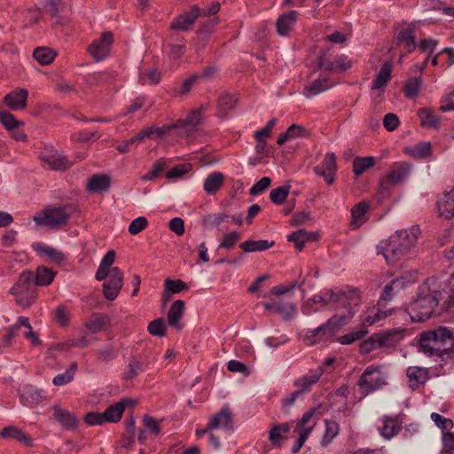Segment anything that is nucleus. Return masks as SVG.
<instances>
[{"mask_svg": "<svg viewBox=\"0 0 454 454\" xmlns=\"http://www.w3.org/2000/svg\"><path fill=\"white\" fill-rule=\"evenodd\" d=\"M419 351L444 364H454V335L447 327H438L420 334Z\"/></svg>", "mask_w": 454, "mask_h": 454, "instance_id": "1", "label": "nucleus"}, {"mask_svg": "<svg viewBox=\"0 0 454 454\" xmlns=\"http://www.w3.org/2000/svg\"><path fill=\"white\" fill-rule=\"evenodd\" d=\"M325 299L328 306L336 311L330 318L335 326H341L349 323L358 311L361 297L356 289H327Z\"/></svg>", "mask_w": 454, "mask_h": 454, "instance_id": "2", "label": "nucleus"}, {"mask_svg": "<svg viewBox=\"0 0 454 454\" xmlns=\"http://www.w3.org/2000/svg\"><path fill=\"white\" fill-rule=\"evenodd\" d=\"M420 231L418 227L399 230L387 240L377 246L378 254H383L388 264H394L403 257L417 242Z\"/></svg>", "mask_w": 454, "mask_h": 454, "instance_id": "3", "label": "nucleus"}, {"mask_svg": "<svg viewBox=\"0 0 454 454\" xmlns=\"http://www.w3.org/2000/svg\"><path fill=\"white\" fill-rule=\"evenodd\" d=\"M388 372L385 364L367 366L360 376L357 385L364 395L377 391L387 385Z\"/></svg>", "mask_w": 454, "mask_h": 454, "instance_id": "4", "label": "nucleus"}, {"mask_svg": "<svg viewBox=\"0 0 454 454\" xmlns=\"http://www.w3.org/2000/svg\"><path fill=\"white\" fill-rule=\"evenodd\" d=\"M34 272L23 271L18 281L11 288L10 293L14 296L16 303L22 308L30 307L37 297V289L33 282Z\"/></svg>", "mask_w": 454, "mask_h": 454, "instance_id": "5", "label": "nucleus"}, {"mask_svg": "<svg viewBox=\"0 0 454 454\" xmlns=\"http://www.w3.org/2000/svg\"><path fill=\"white\" fill-rule=\"evenodd\" d=\"M438 305V300L432 294L419 295L407 308L411 321L422 322L431 317Z\"/></svg>", "mask_w": 454, "mask_h": 454, "instance_id": "6", "label": "nucleus"}, {"mask_svg": "<svg viewBox=\"0 0 454 454\" xmlns=\"http://www.w3.org/2000/svg\"><path fill=\"white\" fill-rule=\"evenodd\" d=\"M403 336L404 330L401 328L388 331L383 334L372 336L360 344L359 351L362 354H368L378 348L395 346Z\"/></svg>", "mask_w": 454, "mask_h": 454, "instance_id": "7", "label": "nucleus"}, {"mask_svg": "<svg viewBox=\"0 0 454 454\" xmlns=\"http://www.w3.org/2000/svg\"><path fill=\"white\" fill-rule=\"evenodd\" d=\"M72 214V207L65 206L62 207H52L44 210L33 216L34 221L38 226H48L56 228L66 224Z\"/></svg>", "mask_w": 454, "mask_h": 454, "instance_id": "8", "label": "nucleus"}, {"mask_svg": "<svg viewBox=\"0 0 454 454\" xmlns=\"http://www.w3.org/2000/svg\"><path fill=\"white\" fill-rule=\"evenodd\" d=\"M323 414L324 411L321 405L310 408L296 421L294 432L297 435L308 439Z\"/></svg>", "mask_w": 454, "mask_h": 454, "instance_id": "9", "label": "nucleus"}, {"mask_svg": "<svg viewBox=\"0 0 454 454\" xmlns=\"http://www.w3.org/2000/svg\"><path fill=\"white\" fill-rule=\"evenodd\" d=\"M39 157L43 166L51 170L64 171L72 166L62 153L52 147H45Z\"/></svg>", "mask_w": 454, "mask_h": 454, "instance_id": "10", "label": "nucleus"}, {"mask_svg": "<svg viewBox=\"0 0 454 454\" xmlns=\"http://www.w3.org/2000/svg\"><path fill=\"white\" fill-rule=\"evenodd\" d=\"M208 107V104H201L198 108L192 110L186 117L181 118L174 123L176 129H182L187 136L191 135L202 124V114L206 112Z\"/></svg>", "mask_w": 454, "mask_h": 454, "instance_id": "11", "label": "nucleus"}, {"mask_svg": "<svg viewBox=\"0 0 454 454\" xmlns=\"http://www.w3.org/2000/svg\"><path fill=\"white\" fill-rule=\"evenodd\" d=\"M123 273L118 267L113 268L102 286L103 294L106 300L114 301L117 298L123 286Z\"/></svg>", "mask_w": 454, "mask_h": 454, "instance_id": "12", "label": "nucleus"}, {"mask_svg": "<svg viewBox=\"0 0 454 454\" xmlns=\"http://www.w3.org/2000/svg\"><path fill=\"white\" fill-rule=\"evenodd\" d=\"M114 42V35L111 32H103L98 39L94 40L88 48V51L95 61L104 60L108 55Z\"/></svg>", "mask_w": 454, "mask_h": 454, "instance_id": "13", "label": "nucleus"}, {"mask_svg": "<svg viewBox=\"0 0 454 454\" xmlns=\"http://www.w3.org/2000/svg\"><path fill=\"white\" fill-rule=\"evenodd\" d=\"M402 420L398 415H386L380 419L378 432L385 440H391L402 429Z\"/></svg>", "mask_w": 454, "mask_h": 454, "instance_id": "14", "label": "nucleus"}, {"mask_svg": "<svg viewBox=\"0 0 454 454\" xmlns=\"http://www.w3.org/2000/svg\"><path fill=\"white\" fill-rule=\"evenodd\" d=\"M314 172L323 177L327 184H333L337 172L335 154L327 153L322 162L314 168Z\"/></svg>", "mask_w": 454, "mask_h": 454, "instance_id": "15", "label": "nucleus"}, {"mask_svg": "<svg viewBox=\"0 0 454 454\" xmlns=\"http://www.w3.org/2000/svg\"><path fill=\"white\" fill-rule=\"evenodd\" d=\"M200 15L201 10L197 5H193L189 12L176 17L170 24V28L176 31L189 30Z\"/></svg>", "mask_w": 454, "mask_h": 454, "instance_id": "16", "label": "nucleus"}, {"mask_svg": "<svg viewBox=\"0 0 454 454\" xmlns=\"http://www.w3.org/2000/svg\"><path fill=\"white\" fill-rule=\"evenodd\" d=\"M410 173V166L406 163H396L387 172L385 177L380 180V186L385 188V184L388 183L391 185H398L403 184L408 177ZM387 189V187H386Z\"/></svg>", "mask_w": 454, "mask_h": 454, "instance_id": "17", "label": "nucleus"}, {"mask_svg": "<svg viewBox=\"0 0 454 454\" xmlns=\"http://www.w3.org/2000/svg\"><path fill=\"white\" fill-rule=\"evenodd\" d=\"M2 126L9 132L10 136L18 141H22L27 138V135L21 129L24 126L22 121H19L16 117L5 111H2Z\"/></svg>", "mask_w": 454, "mask_h": 454, "instance_id": "18", "label": "nucleus"}, {"mask_svg": "<svg viewBox=\"0 0 454 454\" xmlns=\"http://www.w3.org/2000/svg\"><path fill=\"white\" fill-rule=\"evenodd\" d=\"M263 307L270 313L278 314L285 321L294 319L297 315V307L293 302L272 301L265 302Z\"/></svg>", "mask_w": 454, "mask_h": 454, "instance_id": "19", "label": "nucleus"}, {"mask_svg": "<svg viewBox=\"0 0 454 454\" xmlns=\"http://www.w3.org/2000/svg\"><path fill=\"white\" fill-rule=\"evenodd\" d=\"M27 98L26 89H16L4 96V103L12 111L23 110L27 106Z\"/></svg>", "mask_w": 454, "mask_h": 454, "instance_id": "20", "label": "nucleus"}, {"mask_svg": "<svg viewBox=\"0 0 454 454\" xmlns=\"http://www.w3.org/2000/svg\"><path fill=\"white\" fill-rule=\"evenodd\" d=\"M393 309H380L376 307L367 309L360 316V322L363 328H366L380 322L392 314Z\"/></svg>", "mask_w": 454, "mask_h": 454, "instance_id": "21", "label": "nucleus"}, {"mask_svg": "<svg viewBox=\"0 0 454 454\" xmlns=\"http://www.w3.org/2000/svg\"><path fill=\"white\" fill-rule=\"evenodd\" d=\"M336 327L334 323L330 322V319H328L320 326L309 331L304 336V341L307 345H314L318 340L331 336Z\"/></svg>", "mask_w": 454, "mask_h": 454, "instance_id": "22", "label": "nucleus"}, {"mask_svg": "<svg viewBox=\"0 0 454 454\" xmlns=\"http://www.w3.org/2000/svg\"><path fill=\"white\" fill-rule=\"evenodd\" d=\"M19 394L20 402L27 407H33L43 400L41 390L32 385H21L19 388Z\"/></svg>", "mask_w": 454, "mask_h": 454, "instance_id": "23", "label": "nucleus"}, {"mask_svg": "<svg viewBox=\"0 0 454 454\" xmlns=\"http://www.w3.org/2000/svg\"><path fill=\"white\" fill-rule=\"evenodd\" d=\"M134 404V401L129 398H124L120 402H117L112 405H110L104 412L103 416L105 417V420L109 423L118 422L123 414V411L126 407L132 406Z\"/></svg>", "mask_w": 454, "mask_h": 454, "instance_id": "24", "label": "nucleus"}, {"mask_svg": "<svg viewBox=\"0 0 454 454\" xmlns=\"http://www.w3.org/2000/svg\"><path fill=\"white\" fill-rule=\"evenodd\" d=\"M409 379V386L412 389H417L424 385L429 379L428 370L425 367L410 366L406 371Z\"/></svg>", "mask_w": 454, "mask_h": 454, "instance_id": "25", "label": "nucleus"}, {"mask_svg": "<svg viewBox=\"0 0 454 454\" xmlns=\"http://www.w3.org/2000/svg\"><path fill=\"white\" fill-rule=\"evenodd\" d=\"M415 30L412 27L401 29L395 35V44L403 46L406 52L411 53L417 48Z\"/></svg>", "mask_w": 454, "mask_h": 454, "instance_id": "26", "label": "nucleus"}, {"mask_svg": "<svg viewBox=\"0 0 454 454\" xmlns=\"http://www.w3.org/2000/svg\"><path fill=\"white\" fill-rule=\"evenodd\" d=\"M232 427L231 413L227 407L221 409L219 412L215 414L210 422L207 424V429L222 428L224 430H231Z\"/></svg>", "mask_w": 454, "mask_h": 454, "instance_id": "27", "label": "nucleus"}, {"mask_svg": "<svg viewBox=\"0 0 454 454\" xmlns=\"http://www.w3.org/2000/svg\"><path fill=\"white\" fill-rule=\"evenodd\" d=\"M437 209L439 215L445 219L454 217V188L438 200Z\"/></svg>", "mask_w": 454, "mask_h": 454, "instance_id": "28", "label": "nucleus"}, {"mask_svg": "<svg viewBox=\"0 0 454 454\" xmlns=\"http://www.w3.org/2000/svg\"><path fill=\"white\" fill-rule=\"evenodd\" d=\"M184 301L182 300L175 301L167 315L168 323L170 326L180 331L183 328V325L180 323L181 318L184 313Z\"/></svg>", "mask_w": 454, "mask_h": 454, "instance_id": "29", "label": "nucleus"}, {"mask_svg": "<svg viewBox=\"0 0 454 454\" xmlns=\"http://www.w3.org/2000/svg\"><path fill=\"white\" fill-rule=\"evenodd\" d=\"M324 370L319 367L315 371L309 372V374L303 375L294 381V386L298 387L297 391H301V395L316 384L323 374Z\"/></svg>", "mask_w": 454, "mask_h": 454, "instance_id": "30", "label": "nucleus"}, {"mask_svg": "<svg viewBox=\"0 0 454 454\" xmlns=\"http://www.w3.org/2000/svg\"><path fill=\"white\" fill-rule=\"evenodd\" d=\"M54 419L67 430H74L77 427V419L67 410L61 409L59 406L53 407Z\"/></svg>", "mask_w": 454, "mask_h": 454, "instance_id": "31", "label": "nucleus"}, {"mask_svg": "<svg viewBox=\"0 0 454 454\" xmlns=\"http://www.w3.org/2000/svg\"><path fill=\"white\" fill-rule=\"evenodd\" d=\"M297 15L296 11H291L281 15L276 23L278 34L282 36L287 35L297 20Z\"/></svg>", "mask_w": 454, "mask_h": 454, "instance_id": "32", "label": "nucleus"}, {"mask_svg": "<svg viewBox=\"0 0 454 454\" xmlns=\"http://www.w3.org/2000/svg\"><path fill=\"white\" fill-rule=\"evenodd\" d=\"M110 324V317L105 314H93L84 324V328L91 333H97L105 330Z\"/></svg>", "mask_w": 454, "mask_h": 454, "instance_id": "33", "label": "nucleus"}, {"mask_svg": "<svg viewBox=\"0 0 454 454\" xmlns=\"http://www.w3.org/2000/svg\"><path fill=\"white\" fill-rule=\"evenodd\" d=\"M291 430L289 423L278 424L272 427L269 432V440L274 446H281L283 442L287 438V434Z\"/></svg>", "mask_w": 454, "mask_h": 454, "instance_id": "34", "label": "nucleus"}, {"mask_svg": "<svg viewBox=\"0 0 454 454\" xmlns=\"http://www.w3.org/2000/svg\"><path fill=\"white\" fill-rule=\"evenodd\" d=\"M114 259L115 253L114 250H110L105 254L95 275L97 280H105L107 276L111 274V270L114 268L112 265L114 262Z\"/></svg>", "mask_w": 454, "mask_h": 454, "instance_id": "35", "label": "nucleus"}, {"mask_svg": "<svg viewBox=\"0 0 454 454\" xmlns=\"http://www.w3.org/2000/svg\"><path fill=\"white\" fill-rule=\"evenodd\" d=\"M57 271L45 266H38L34 273L33 282L37 286H45L52 283Z\"/></svg>", "mask_w": 454, "mask_h": 454, "instance_id": "36", "label": "nucleus"}, {"mask_svg": "<svg viewBox=\"0 0 454 454\" xmlns=\"http://www.w3.org/2000/svg\"><path fill=\"white\" fill-rule=\"evenodd\" d=\"M110 186V177L106 175H93L87 182V189L91 192L107 191Z\"/></svg>", "mask_w": 454, "mask_h": 454, "instance_id": "37", "label": "nucleus"}, {"mask_svg": "<svg viewBox=\"0 0 454 454\" xmlns=\"http://www.w3.org/2000/svg\"><path fill=\"white\" fill-rule=\"evenodd\" d=\"M33 248L40 256L48 257L57 264L61 263L65 258L60 251L43 244H34Z\"/></svg>", "mask_w": 454, "mask_h": 454, "instance_id": "38", "label": "nucleus"}, {"mask_svg": "<svg viewBox=\"0 0 454 454\" xmlns=\"http://www.w3.org/2000/svg\"><path fill=\"white\" fill-rule=\"evenodd\" d=\"M317 238V235L313 232H309L305 229H300L292 234L287 236V239L290 242H294L295 247L301 251L306 242L311 241Z\"/></svg>", "mask_w": 454, "mask_h": 454, "instance_id": "39", "label": "nucleus"}, {"mask_svg": "<svg viewBox=\"0 0 454 454\" xmlns=\"http://www.w3.org/2000/svg\"><path fill=\"white\" fill-rule=\"evenodd\" d=\"M370 205L367 201H361L356 204L351 210V225L354 228L360 227L366 221V213L368 212Z\"/></svg>", "mask_w": 454, "mask_h": 454, "instance_id": "40", "label": "nucleus"}, {"mask_svg": "<svg viewBox=\"0 0 454 454\" xmlns=\"http://www.w3.org/2000/svg\"><path fill=\"white\" fill-rule=\"evenodd\" d=\"M224 176L221 172H213L207 176L203 188L207 194H215L223 184Z\"/></svg>", "mask_w": 454, "mask_h": 454, "instance_id": "41", "label": "nucleus"}, {"mask_svg": "<svg viewBox=\"0 0 454 454\" xmlns=\"http://www.w3.org/2000/svg\"><path fill=\"white\" fill-rule=\"evenodd\" d=\"M392 72V67L389 63H385L380 67L379 73L377 74L375 79L372 84V90H384V87L387 85L388 81L390 80Z\"/></svg>", "mask_w": 454, "mask_h": 454, "instance_id": "42", "label": "nucleus"}, {"mask_svg": "<svg viewBox=\"0 0 454 454\" xmlns=\"http://www.w3.org/2000/svg\"><path fill=\"white\" fill-rule=\"evenodd\" d=\"M2 437L16 439L26 446L33 445V439L13 426L5 427L2 429Z\"/></svg>", "mask_w": 454, "mask_h": 454, "instance_id": "43", "label": "nucleus"}, {"mask_svg": "<svg viewBox=\"0 0 454 454\" xmlns=\"http://www.w3.org/2000/svg\"><path fill=\"white\" fill-rule=\"evenodd\" d=\"M18 322L20 323V329L23 328L22 334L24 338L34 347L41 345V340L38 334L33 331L29 319L26 317H20Z\"/></svg>", "mask_w": 454, "mask_h": 454, "instance_id": "44", "label": "nucleus"}, {"mask_svg": "<svg viewBox=\"0 0 454 454\" xmlns=\"http://www.w3.org/2000/svg\"><path fill=\"white\" fill-rule=\"evenodd\" d=\"M274 245V241H269L267 239L260 240H246L239 245V247L243 249L245 253H252L258 251H265Z\"/></svg>", "mask_w": 454, "mask_h": 454, "instance_id": "45", "label": "nucleus"}, {"mask_svg": "<svg viewBox=\"0 0 454 454\" xmlns=\"http://www.w3.org/2000/svg\"><path fill=\"white\" fill-rule=\"evenodd\" d=\"M330 87H331V84L328 80H326L325 78L324 79L319 78L304 88L303 95L306 98H311L315 95H317V94L326 90Z\"/></svg>", "mask_w": 454, "mask_h": 454, "instance_id": "46", "label": "nucleus"}, {"mask_svg": "<svg viewBox=\"0 0 454 454\" xmlns=\"http://www.w3.org/2000/svg\"><path fill=\"white\" fill-rule=\"evenodd\" d=\"M325 433L321 443L324 446L330 444L340 433V426L335 420H325Z\"/></svg>", "mask_w": 454, "mask_h": 454, "instance_id": "47", "label": "nucleus"}, {"mask_svg": "<svg viewBox=\"0 0 454 454\" xmlns=\"http://www.w3.org/2000/svg\"><path fill=\"white\" fill-rule=\"evenodd\" d=\"M418 114L421 121V125L427 128L438 129L441 123V118L426 108L419 109Z\"/></svg>", "mask_w": 454, "mask_h": 454, "instance_id": "48", "label": "nucleus"}, {"mask_svg": "<svg viewBox=\"0 0 454 454\" xmlns=\"http://www.w3.org/2000/svg\"><path fill=\"white\" fill-rule=\"evenodd\" d=\"M56 55V52L48 47H38L34 51L33 53L34 58L41 65L51 64L54 60Z\"/></svg>", "mask_w": 454, "mask_h": 454, "instance_id": "49", "label": "nucleus"}, {"mask_svg": "<svg viewBox=\"0 0 454 454\" xmlns=\"http://www.w3.org/2000/svg\"><path fill=\"white\" fill-rule=\"evenodd\" d=\"M144 371V364L137 357H132L128 364V368L124 372L123 379L129 380L137 377Z\"/></svg>", "mask_w": 454, "mask_h": 454, "instance_id": "50", "label": "nucleus"}, {"mask_svg": "<svg viewBox=\"0 0 454 454\" xmlns=\"http://www.w3.org/2000/svg\"><path fill=\"white\" fill-rule=\"evenodd\" d=\"M77 369V364L73 363L70 367L63 373L58 374L52 380L55 386H64L74 380V373Z\"/></svg>", "mask_w": 454, "mask_h": 454, "instance_id": "51", "label": "nucleus"}, {"mask_svg": "<svg viewBox=\"0 0 454 454\" xmlns=\"http://www.w3.org/2000/svg\"><path fill=\"white\" fill-rule=\"evenodd\" d=\"M374 164L375 159L373 157L356 158L353 161V171L356 176H360Z\"/></svg>", "mask_w": 454, "mask_h": 454, "instance_id": "52", "label": "nucleus"}, {"mask_svg": "<svg viewBox=\"0 0 454 454\" xmlns=\"http://www.w3.org/2000/svg\"><path fill=\"white\" fill-rule=\"evenodd\" d=\"M199 78L200 75L197 74L191 75L182 82L178 89L176 88L173 90V95L176 97H183L188 94Z\"/></svg>", "mask_w": 454, "mask_h": 454, "instance_id": "53", "label": "nucleus"}, {"mask_svg": "<svg viewBox=\"0 0 454 454\" xmlns=\"http://www.w3.org/2000/svg\"><path fill=\"white\" fill-rule=\"evenodd\" d=\"M432 145L429 142H421L410 149L411 156L419 159L428 157L431 154Z\"/></svg>", "mask_w": 454, "mask_h": 454, "instance_id": "54", "label": "nucleus"}, {"mask_svg": "<svg viewBox=\"0 0 454 454\" xmlns=\"http://www.w3.org/2000/svg\"><path fill=\"white\" fill-rule=\"evenodd\" d=\"M20 330V325L19 322L4 329V335L2 337V348H9L13 345L14 338Z\"/></svg>", "mask_w": 454, "mask_h": 454, "instance_id": "55", "label": "nucleus"}, {"mask_svg": "<svg viewBox=\"0 0 454 454\" xmlns=\"http://www.w3.org/2000/svg\"><path fill=\"white\" fill-rule=\"evenodd\" d=\"M325 296L326 290L314 295L312 298L308 299L302 306L303 313L309 314L311 312L310 309L316 303H321L323 306H328V300L325 299Z\"/></svg>", "mask_w": 454, "mask_h": 454, "instance_id": "56", "label": "nucleus"}, {"mask_svg": "<svg viewBox=\"0 0 454 454\" xmlns=\"http://www.w3.org/2000/svg\"><path fill=\"white\" fill-rule=\"evenodd\" d=\"M367 330H365L364 328L348 333L339 338V342L342 345L351 344L364 338L367 334Z\"/></svg>", "mask_w": 454, "mask_h": 454, "instance_id": "57", "label": "nucleus"}, {"mask_svg": "<svg viewBox=\"0 0 454 454\" xmlns=\"http://www.w3.org/2000/svg\"><path fill=\"white\" fill-rule=\"evenodd\" d=\"M44 8L51 17H57L64 11L65 4L62 0H45Z\"/></svg>", "mask_w": 454, "mask_h": 454, "instance_id": "58", "label": "nucleus"}, {"mask_svg": "<svg viewBox=\"0 0 454 454\" xmlns=\"http://www.w3.org/2000/svg\"><path fill=\"white\" fill-rule=\"evenodd\" d=\"M54 321L60 326H67L70 321V313L64 305H59L54 311Z\"/></svg>", "mask_w": 454, "mask_h": 454, "instance_id": "59", "label": "nucleus"}, {"mask_svg": "<svg viewBox=\"0 0 454 454\" xmlns=\"http://www.w3.org/2000/svg\"><path fill=\"white\" fill-rule=\"evenodd\" d=\"M333 62V72H345L353 65V61L345 55L336 56Z\"/></svg>", "mask_w": 454, "mask_h": 454, "instance_id": "60", "label": "nucleus"}, {"mask_svg": "<svg viewBox=\"0 0 454 454\" xmlns=\"http://www.w3.org/2000/svg\"><path fill=\"white\" fill-rule=\"evenodd\" d=\"M290 192V186H280L271 190L270 194V200L275 204H281L286 199Z\"/></svg>", "mask_w": 454, "mask_h": 454, "instance_id": "61", "label": "nucleus"}, {"mask_svg": "<svg viewBox=\"0 0 454 454\" xmlns=\"http://www.w3.org/2000/svg\"><path fill=\"white\" fill-rule=\"evenodd\" d=\"M148 332L154 336L163 337L166 333V325L163 318H158L148 325Z\"/></svg>", "mask_w": 454, "mask_h": 454, "instance_id": "62", "label": "nucleus"}, {"mask_svg": "<svg viewBox=\"0 0 454 454\" xmlns=\"http://www.w3.org/2000/svg\"><path fill=\"white\" fill-rule=\"evenodd\" d=\"M240 238L241 234L238 231H231L230 233H227L223 237L219 244V247L231 249L240 239Z\"/></svg>", "mask_w": 454, "mask_h": 454, "instance_id": "63", "label": "nucleus"}, {"mask_svg": "<svg viewBox=\"0 0 454 454\" xmlns=\"http://www.w3.org/2000/svg\"><path fill=\"white\" fill-rule=\"evenodd\" d=\"M431 419L442 430H450L454 427V422L450 419H447L439 413H431Z\"/></svg>", "mask_w": 454, "mask_h": 454, "instance_id": "64", "label": "nucleus"}]
</instances>
